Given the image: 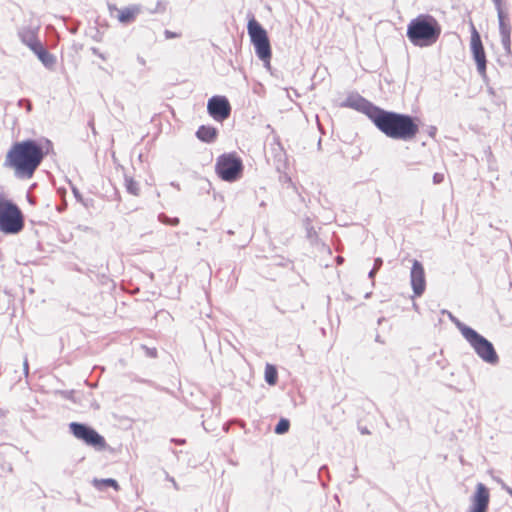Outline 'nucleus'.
<instances>
[{
  "label": "nucleus",
  "mask_w": 512,
  "mask_h": 512,
  "mask_svg": "<svg viewBox=\"0 0 512 512\" xmlns=\"http://www.w3.org/2000/svg\"><path fill=\"white\" fill-rule=\"evenodd\" d=\"M377 271H378V270H376L375 268H372V269L370 270L369 274H368V277H369L370 279H373V278H374V276H375V274L377 273Z\"/></svg>",
  "instance_id": "nucleus-33"
},
{
  "label": "nucleus",
  "mask_w": 512,
  "mask_h": 512,
  "mask_svg": "<svg viewBox=\"0 0 512 512\" xmlns=\"http://www.w3.org/2000/svg\"><path fill=\"white\" fill-rule=\"evenodd\" d=\"M25 104H26V108H27V110H28V111H30V110H31V107H32V105H31L30 101L26 100V101H25Z\"/></svg>",
  "instance_id": "nucleus-36"
},
{
  "label": "nucleus",
  "mask_w": 512,
  "mask_h": 512,
  "mask_svg": "<svg viewBox=\"0 0 512 512\" xmlns=\"http://www.w3.org/2000/svg\"><path fill=\"white\" fill-rule=\"evenodd\" d=\"M171 186L175 187L176 189H180L179 184L175 182H171Z\"/></svg>",
  "instance_id": "nucleus-41"
},
{
  "label": "nucleus",
  "mask_w": 512,
  "mask_h": 512,
  "mask_svg": "<svg viewBox=\"0 0 512 512\" xmlns=\"http://www.w3.org/2000/svg\"><path fill=\"white\" fill-rule=\"evenodd\" d=\"M91 50H92V53H93V54L97 55V56H98V57H100L101 59H103V60H105V59H106V58H105V56H104L102 53H100V52H99V50H98L97 48L93 47Z\"/></svg>",
  "instance_id": "nucleus-29"
},
{
  "label": "nucleus",
  "mask_w": 512,
  "mask_h": 512,
  "mask_svg": "<svg viewBox=\"0 0 512 512\" xmlns=\"http://www.w3.org/2000/svg\"><path fill=\"white\" fill-rule=\"evenodd\" d=\"M290 428V422L288 419H285V418H282L279 420V422L277 423V425L275 426V429H274V432L276 434H284L286 432H288Z\"/></svg>",
  "instance_id": "nucleus-22"
},
{
  "label": "nucleus",
  "mask_w": 512,
  "mask_h": 512,
  "mask_svg": "<svg viewBox=\"0 0 512 512\" xmlns=\"http://www.w3.org/2000/svg\"><path fill=\"white\" fill-rule=\"evenodd\" d=\"M502 485V488L510 495L512 496V488H510L509 486H507L505 483H501Z\"/></svg>",
  "instance_id": "nucleus-31"
},
{
  "label": "nucleus",
  "mask_w": 512,
  "mask_h": 512,
  "mask_svg": "<svg viewBox=\"0 0 512 512\" xmlns=\"http://www.w3.org/2000/svg\"><path fill=\"white\" fill-rule=\"evenodd\" d=\"M26 99H20L19 102H18V105L21 106L23 105V103H25Z\"/></svg>",
  "instance_id": "nucleus-42"
},
{
  "label": "nucleus",
  "mask_w": 512,
  "mask_h": 512,
  "mask_svg": "<svg viewBox=\"0 0 512 512\" xmlns=\"http://www.w3.org/2000/svg\"><path fill=\"white\" fill-rule=\"evenodd\" d=\"M494 2L496 10L502 8V0H492Z\"/></svg>",
  "instance_id": "nucleus-32"
},
{
  "label": "nucleus",
  "mask_w": 512,
  "mask_h": 512,
  "mask_svg": "<svg viewBox=\"0 0 512 512\" xmlns=\"http://www.w3.org/2000/svg\"><path fill=\"white\" fill-rule=\"evenodd\" d=\"M265 380L268 384L274 385L277 381V371L274 366L267 365L265 369Z\"/></svg>",
  "instance_id": "nucleus-21"
},
{
  "label": "nucleus",
  "mask_w": 512,
  "mask_h": 512,
  "mask_svg": "<svg viewBox=\"0 0 512 512\" xmlns=\"http://www.w3.org/2000/svg\"><path fill=\"white\" fill-rule=\"evenodd\" d=\"M471 52L474 61L476 62L477 71L481 76L486 75V54L481 41L480 34L475 28L474 24L471 23Z\"/></svg>",
  "instance_id": "nucleus-9"
},
{
  "label": "nucleus",
  "mask_w": 512,
  "mask_h": 512,
  "mask_svg": "<svg viewBox=\"0 0 512 512\" xmlns=\"http://www.w3.org/2000/svg\"><path fill=\"white\" fill-rule=\"evenodd\" d=\"M451 320L454 322V324L457 326V322H460L457 318L450 315Z\"/></svg>",
  "instance_id": "nucleus-38"
},
{
  "label": "nucleus",
  "mask_w": 512,
  "mask_h": 512,
  "mask_svg": "<svg viewBox=\"0 0 512 512\" xmlns=\"http://www.w3.org/2000/svg\"><path fill=\"white\" fill-rule=\"evenodd\" d=\"M71 433L79 440H82L87 445L93 446L98 449L105 447V439L93 428L78 422L69 424Z\"/></svg>",
  "instance_id": "nucleus-8"
},
{
  "label": "nucleus",
  "mask_w": 512,
  "mask_h": 512,
  "mask_svg": "<svg viewBox=\"0 0 512 512\" xmlns=\"http://www.w3.org/2000/svg\"><path fill=\"white\" fill-rule=\"evenodd\" d=\"M45 152L35 140H24L14 143L8 150L3 166L12 169L20 179H30L41 164Z\"/></svg>",
  "instance_id": "nucleus-1"
},
{
  "label": "nucleus",
  "mask_w": 512,
  "mask_h": 512,
  "mask_svg": "<svg viewBox=\"0 0 512 512\" xmlns=\"http://www.w3.org/2000/svg\"><path fill=\"white\" fill-rule=\"evenodd\" d=\"M23 370H24V374L25 376H28V373H29V364H28V360L27 358L24 359V362H23Z\"/></svg>",
  "instance_id": "nucleus-27"
},
{
  "label": "nucleus",
  "mask_w": 512,
  "mask_h": 512,
  "mask_svg": "<svg viewBox=\"0 0 512 512\" xmlns=\"http://www.w3.org/2000/svg\"><path fill=\"white\" fill-rule=\"evenodd\" d=\"M207 110L214 120L223 121L230 116L231 106L225 96L216 95L208 100Z\"/></svg>",
  "instance_id": "nucleus-10"
},
{
  "label": "nucleus",
  "mask_w": 512,
  "mask_h": 512,
  "mask_svg": "<svg viewBox=\"0 0 512 512\" xmlns=\"http://www.w3.org/2000/svg\"><path fill=\"white\" fill-rule=\"evenodd\" d=\"M94 486L100 490L103 489L104 487H108V486L113 487L116 490L119 488L117 481L112 478L95 479Z\"/></svg>",
  "instance_id": "nucleus-19"
},
{
  "label": "nucleus",
  "mask_w": 512,
  "mask_h": 512,
  "mask_svg": "<svg viewBox=\"0 0 512 512\" xmlns=\"http://www.w3.org/2000/svg\"><path fill=\"white\" fill-rule=\"evenodd\" d=\"M73 193H74V195H75V197H76L77 199H80V197H81V196H80V194H79V192H78V190H77V189H75V188H74V189H73Z\"/></svg>",
  "instance_id": "nucleus-37"
},
{
  "label": "nucleus",
  "mask_w": 512,
  "mask_h": 512,
  "mask_svg": "<svg viewBox=\"0 0 512 512\" xmlns=\"http://www.w3.org/2000/svg\"><path fill=\"white\" fill-rule=\"evenodd\" d=\"M247 30L257 57L269 65L271 47L266 30L255 19L248 22Z\"/></svg>",
  "instance_id": "nucleus-6"
},
{
  "label": "nucleus",
  "mask_w": 512,
  "mask_h": 512,
  "mask_svg": "<svg viewBox=\"0 0 512 512\" xmlns=\"http://www.w3.org/2000/svg\"><path fill=\"white\" fill-rule=\"evenodd\" d=\"M217 133L218 131L215 127L202 125L198 128L196 136L203 142L211 143L216 139Z\"/></svg>",
  "instance_id": "nucleus-17"
},
{
  "label": "nucleus",
  "mask_w": 512,
  "mask_h": 512,
  "mask_svg": "<svg viewBox=\"0 0 512 512\" xmlns=\"http://www.w3.org/2000/svg\"><path fill=\"white\" fill-rule=\"evenodd\" d=\"M435 133H436V128L435 127H431L430 131H429V135L433 137L435 135Z\"/></svg>",
  "instance_id": "nucleus-35"
},
{
  "label": "nucleus",
  "mask_w": 512,
  "mask_h": 512,
  "mask_svg": "<svg viewBox=\"0 0 512 512\" xmlns=\"http://www.w3.org/2000/svg\"><path fill=\"white\" fill-rule=\"evenodd\" d=\"M361 433L362 434H369L370 432H369V430L367 428H362L361 429Z\"/></svg>",
  "instance_id": "nucleus-39"
},
{
  "label": "nucleus",
  "mask_w": 512,
  "mask_h": 512,
  "mask_svg": "<svg viewBox=\"0 0 512 512\" xmlns=\"http://www.w3.org/2000/svg\"><path fill=\"white\" fill-rule=\"evenodd\" d=\"M138 60L141 64L145 65L146 64V61L144 58H141V57H138Z\"/></svg>",
  "instance_id": "nucleus-40"
},
{
  "label": "nucleus",
  "mask_w": 512,
  "mask_h": 512,
  "mask_svg": "<svg viewBox=\"0 0 512 512\" xmlns=\"http://www.w3.org/2000/svg\"><path fill=\"white\" fill-rule=\"evenodd\" d=\"M158 219L161 223L166 225L177 226L179 224V219L177 217L170 218L164 213L159 214Z\"/></svg>",
  "instance_id": "nucleus-23"
},
{
  "label": "nucleus",
  "mask_w": 512,
  "mask_h": 512,
  "mask_svg": "<svg viewBox=\"0 0 512 512\" xmlns=\"http://www.w3.org/2000/svg\"><path fill=\"white\" fill-rule=\"evenodd\" d=\"M497 11L498 23H499V34L501 38V44L503 46L504 52L506 56L512 55L511 49V23L509 19L508 13H506L502 8H499Z\"/></svg>",
  "instance_id": "nucleus-11"
},
{
  "label": "nucleus",
  "mask_w": 512,
  "mask_h": 512,
  "mask_svg": "<svg viewBox=\"0 0 512 512\" xmlns=\"http://www.w3.org/2000/svg\"><path fill=\"white\" fill-rule=\"evenodd\" d=\"M118 20L123 24H128L134 21L135 17L139 14L140 8L137 5L126 7L118 11Z\"/></svg>",
  "instance_id": "nucleus-16"
},
{
  "label": "nucleus",
  "mask_w": 512,
  "mask_h": 512,
  "mask_svg": "<svg viewBox=\"0 0 512 512\" xmlns=\"http://www.w3.org/2000/svg\"><path fill=\"white\" fill-rule=\"evenodd\" d=\"M382 264H383V260L381 258H376L374 261L373 268H375L376 270H379L381 268Z\"/></svg>",
  "instance_id": "nucleus-26"
},
{
  "label": "nucleus",
  "mask_w": 512,
  "mask_h": 512,
  "mask_svg": "<svg viewBox=\"0 0 512 512\" xmlns=\"http://www.w3.org/2000/svg\"><path fill=\"white\" fill-rule=\"evenodd\" d=\"M387 137L395 140L409 141L418 131V125L412 116L378 108L371 120Z\"/></svg>",
  "instance_id": "nucleus-2"
},
{
  "label": "nucleus",
  "mask_w": 512,
  "mask_h": 512,
  "mask_svg": "<svg viewBox=\"0 0 512 512\" xmlns=\"http://www.w3.org/2000/svg\"><path fill=\"white\" fill-rule=\"evenodd\" d=\"M38 59L42 62V64L46 67V68H53V66L55 65L56 63V58L54 55H52L51 53H49L44 47L43 45L41 44L40 46H38L36 48V51H33Z\"/></svg>",
  "instance_id": "nucleus-18"
},
{
  "label": "nucleus",
  "mask_w": 512,
  "mask_h": 512,
  "mask_svg": "<svg viewBox=\"0 0 512 512\" xmlns=\"http://www.w3.org/2000/svg\"><path fill=\"white\" fill-rule=\"evenodd\" d=\"M406 35L414 46L429 47L438 41L441 26L433 16L420 14L409 22Z\"/></svg>",
  "instance_id": "nucleus-3"
},
{
  "label": "nucleus",
  "mask_w": 512,
  "mask_h": 512,
  "mask_svg": "<svg viewBox=\"0 0 512 512\" xmlns=\"http://www.w3.org/2000/svg\"><path fill=\"white\" fill-rule=\"evenodd\" d=\"M216 173L224 181L238 180L243 171L242 160L234 153L222 154L216 161Z\"/></svg>",
  "instance_id": "nucleus-7"
},
{
  "label": "nucleus",
  "mask_w": 512,
  "mask_h": 512,
  "mask_svg": "<svg viewBox=\"0 0 512 512\" xmlns=\"http://www.w3.org/2000/svg\"><path fill=\"white\" fill-rule=\"evenodd\" d=\"M489 497V490L487 487L482 483H478L476 491L472 497V507L469 512H487Z\"/></svg>",
  "instance_id": "nucleus-14"
},
{
  "label": "nucleus",
  "mask_w": 512,
  "mask_h": 512,
  "mask_svg": "<svg viewBox=\"0 0 512 512\" xmlns=\"http://www.w3.org/2000/svg\"><path fill=\"white\" fill-rule=\"evenodd\" d=\"M90 408L97 410V409H99V404L94 399H91L90 400Z\"/></svg>",
  "instance_id": "nucleus-30"
},
{
  "label": "nucleus",
  "mask_w": 512,
  "mask_h": 512,
  "mask_svg": "<svg viewBox=\"0 0 512 512\" xmlns=\"http://www.w3.org/2000/svg\"><path fill=\"white\" fill-rule=\"evenodd\" d=\"M165 9H166L165 4L161 1H158L156 4V7L153 10H151L150 12L151 13L164 12Z\"/></svg>",
  "instance_id": "nucleus-24"
},
{
  "label": "nucleus",
  "mask_w": 512,
  "mask_h": 512,
  "mask_svg": "<svg viewBox=\"0 0 512 512\" xmlns=\"http://www.w3.org/2000/svg\"><path fill=\"white\" fill-rule=\"evenodd\" d=\"M164 34L167 39L175 38L177 36L176 33L169 30H165Z\"/></svg>",
  "instance_id": "nucleus-28"
},
{
  "label": "nucleus",
  "mask_w": 512,
  "mask_h": 512,
  "mask_svg": "<svg viewBox=\"0 0 512 512\" xmlns=\"http://www.w3.org/2000/svg\"><path fill=\"white\" fill-rule=\"evenodd\" d=\"M21 210L11 201L0 199V230L6 234H16L23 229Z\"/></svg>",
  "instance_id": "nucleus-5"
},
{
  "label": "nucleus",
  "mask_w": 512,
  "mask_h": 512,
  "mask_svg": "<svg viewBox=\"0 0 512 512\" xmlns=\"http://www.w3.org/2000/svg\"><path fill=\"white\" fill-rule=\"evenodd\" d=\"M410 283L415 297H420L426 288L425 271L422 263L413 260L410 271Z\"/></svg>",
  "instance_id": "nucleus-13"
},
{
  "label": "nucleus",
  "mask_w": 512,
  "mask_h": 512,
  "mask_svg": "<svg viewBox=\"0 0 512 512\" xmlns=\"http://www.w3.org/2000/svg\"><path fill=\"white\" fill-rule=\"evenodd\" d=\"M343 107H349L360 111L368 116L370 120H372L373 115H375L378 110V106H375L370 101L366 100L359 94H350L346 98V100L342 104Z\"/></svg>",
  "instance_id": "nucleus-12"
},
{
  "label": "nucleus",
  "mask_w": 512,
  "mask_h": 512,
  "mask_svg": "<svg viewBox=\"0 0 512 512\" xmlns=\"http://www.w3.org/2000/svg\"><path fill=\"white\" fill-rule=\"evenodd\" d=\"M18 34L22 43L27 45L32 51H36V48L41 45L35 30L31 28H22Z\"/></svg>",
  "instance_id": "nucleus-15"
},
{
  "label": "nucleus",
  "mask_w": 512,
  "mask_h": 512,
  "mask_svg": "<svg viewBox=\"0 0 512 512\" xmlns=\"http://www.w3.org/2000/svg\"><path fill=\"white\" fill-rule=\"evenodd\" d=\"M444 181V174L443 173H434L433 175V183L434 184H440Z\"/></svg>",
  "instance_id": "nucleus-25"
},
{
  "label": "nucleus",
  "mask_w": 512,
  "mask_h": 512,
  "mask_svg": "<svg viewBox=\"0 0 512 512\" xmlns=\"http://www.w3.org/2000/svg\"><path fill=\"white\" fill-rule=\"evenodd\" d=\"M168 480L172 483L175 489H178V485L173 477H168Z\"/></svg>",
  "instance_id": "nucleus-34"
},
{
  "label": "nucleus",
  "mask_w": 512,
  "mask_h": 512,
  "mask_svg": "<svg viewBox=\"0 0 512 512\" xmlns=\"http://www.w3.org/2000/svg\"><path fill=\"white\" fill-rule=\"evenodd\" d=\"M125 187L130 194L135 196L139 194V184L133 178L125 176Z\"/></svg>",
  "instance_id": "nucleus-20"
},
{
  "label": "nucleus",
  "mask_w": 512,
  "mask_h": 512,
  "mask_svg": "<svg viewBox=\"0 0 512 512\" xmlns=\"http://www.w3.org/2000/svg\"><path fill=\"white\" fill-rule=\"evenodd\" d=\"M457 328L483 362L492 366L499 363V356L488 339L462 322H457Z\"/></svg>",
  "instance_id": "nucleus-4"
}]
</instances>
